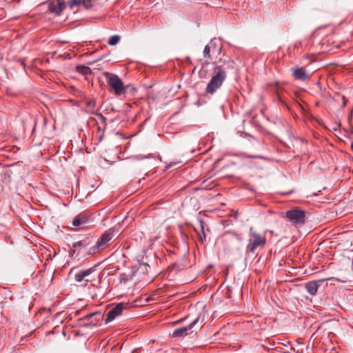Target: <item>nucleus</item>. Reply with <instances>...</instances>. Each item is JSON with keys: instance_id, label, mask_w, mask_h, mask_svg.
I'll use <instances>...</instances> for the list:
<instances>
[{"instance_id": "obj_1", "label": "nucleus", "mask_w": 353, "mask_h": 353, "mask_svg": "<svg viewBox=\"0 0 353 353\" xmlns=\"http://www.w3.org/2000/svg\"><path fill=\"white\" fill-rule=\"evenodd\" d=\"M213 65L212 75L205 88V92L210 94H213L221 87L226 79L227 70L234 68V63L230 58H226L223 61L222 59H219L214 62Z\"/></svg>"}, {"instance_id": "obj_2", "label": "nucleus", "mask_w": 353, "mask_h": 353, "mask_svg": "<svg viewBox=\"0 0 353 353\" xmlns=\"http://www.w3.org/2000/svg\"><path fill=\"white\" fill-rule=\"evenodd\" d=\"M104 75L107 79L108 85L114 90L117 96H120L125 92L126 88L118 75L110 72H105Z\"/></svg>"}, {"instance_id": "obj_3", "label": "nucleus", "mask_w": 353, "mask_h": 353, "mask_svg": "<svg viewBox=\"0 0 353 353\" xmlns=\"http://www.w3.org/2000/svg\"><path fill=\"white\" fill-rule=\"evenodd\" d=\"M250 239L247 245V250L250 252H254L259 247H263L266 243L265 236L255 232L252 228L250 230Z\"/></svg>"}, {"instance_id": "obj_4", "label": "nucleus", "mask_w": 353, "mask_h": 353, "mask_svg": "<svg viewBox=\"0 0 353 353\" xmlns=\"http://www.w3.org/2000/svg\"><path fill=\"white\" fill-rule=\"evenodd\" d=\"M286 217L296 225H303L305 222V213L303 210L294 208L286 212Z\"/></svg>"}, {"instance_id": "obj_5", "label": "nucleus", "mask_w": 353, "mask_h": 353, "mask_svg": "<svg viewBox=\"0 0 353 353\" xmlns=\"http://www.w3.org/2000/svg\"><path fill=\"white\" fill-rule=\"evenodd\" d=\"M325 281H336L338 282L343 281L340 279H337L335 277H329V278L320 279V280H317V281H309L305 284V288L307 292L310 295L314 296L316 294V293L318 292V289H319V286L321 285V284Z\"/></svg>"}, {"instance_id": "obj_6", "label": "nucleus", "mask_w": 353, "mask_h": 353, "mask_svg": "<svg viewBox=\"0 0 353 353\" xmlns=\"http://www.w3.org/2000/svg\"><path fill=\"white\" fill-rule=\"evenodd\" d=\"M112 232L110 231H106L98 240V241L96 243V246L91 248V250H92L93 253H94L96 250H97V252H99L101 250H104L108 247V243L112 239Z\"/></svg>"}, {"instance_id": "obj_7", "label": "nucleus", "mask_w": 353, "mask_h": 353, "mask_svg": "<svg viewBox=\"0 0 353 353\" xmlns=\"http://www.w3.org/2000/svg\"><path fill=\"white\" fill-rule=\"evenodd\" d=\"M124 308L125 305L123 303H121L117 304L108 312L105 323L107 324L113 321L117 316H119L122 313Z\"/></svg>"}, {"instance_id": "obj_8", "label": "nucleus", "mask_w": 353, "mask_h": 353, "mask_svg": "<svg viewBox=\"0 0 353 353\" xmlns=\"http://www.w3.org/2000/svg\"><path fill=\"white\" fill-rule=\"evenodd\" d=\"M65 3L64 0H54L48 5V10L52 13L59 15L65 9Z\"/></svg>"}, {"instance_id": "obj_9", "label": "nucleus", "mask_w": 353, "mask_h": 353, "mask_svg": "<svg viewBox=\"0 0 353 353\" xmlns=\"http://www.w3.org/2000/svg\"><path fill=\"white\" fill-rule=\"evenodd\" d=\"M199 317L194 319L191 323L189 324V325L174 330L172 334L173 336L177 338L187 336L189 334L188 332L192 330L193 326L197 323Z\"/></svg>"}, {"instance_id": "obj_10", "label": "nucleus", "mask_w": 353, "mask_h": 353, "mask_svg": "<svg viewBox=\"0 0 353 353\" xmlns=\"http://www.w3.org/2000/svg\"><path fill=\"white\" fill-rule=\"evenodd\" d=\"M89 221V216L85 213H81L76 216L72 220V225L79 227L83 224L88 223Z\"/></svg>"}, {"instance_id": "obj_11", "label": "nucleus", "mask_w": 353, "mask_h": 353, "mask_svg": "<svg viewBox=\"0 0 353 353\" xmlns=\"http://www.w3.org/2000/svg\"><path fill=\"white\" fill-rule=\"evenodd\" d=\"M292 71L296 79L305 81L308 79V75L303 68H295Z\"/></svg>"}, {"instance_id": "obj_12", "label": "nucleus", "mask_w": 353, "mask_h": 353, "mask_svg": "<svg viewBox=\"0 0 353 353\" xmlns=\"http://www.w3.org/2000/svg\"><path fill=\"white\" fill-rule=\"evenodd\" d=\"M216 48L215 44L213 43L212 40L211 42L205 46L203 50V57L208 59H212V57L210 55V51L212 50L214 51Z\"/></svg>"}, {"instance_id": "obj_13", "label": "nucleus", "mask_w": 353, "mask_h": 353, "mask_svg": "<svg viewBox=\"0 0 353 353\" xmlns=\"http://www.w3.org/2000/svg\"><path fill=\"white\" fill-rule=\"evenodd\" d=\"M76 71L82 74H90L92 73V70L89 67L85 65H77L76 67Z\"/></svg>"}, {"instance_id": "obj_14", "label": "nucleus", "mask_w": 353, "mask_h": 353, "mask_svg": "<svg viewBox=\"0 0 353 353\" xmlns=\"http://www.w3.org/2000/svg\"><path fill=\"white\" fill-rule=\"evenodd\" d=\"M120 39H121L120 36L113 35L109 38L108 43L110 46H115L119 42Z\"/></svg>"}, {"instance_id": "obj_15", "label": "nucleus", "mask_w": 353, "mask_h": 353, "mask_svg": "<svg viewBox=\"0 0 353 353\" xmlns=\"http://www.w3.org/2000/svg\"><path fill=\"white\" fill-rule=\"evenodd\" d=\"M82 1L83 0H70L68 2V5L70 9H73L74 7L82 4Z\"/></svg>"}, {"instance_id": "obj_16", "label": "nucleus", "mask_w": 353, "mask_h": 353, "mask_svg": "<svg viewBox=\"0 0 353 353\" xmlns=\"http://www.w3.org/2000/svg\"><path fill=\"white\" fill-rule=\"evenodd\" d=\"M95 267L94 266L92 268H90L89 269L81 270L82 275L84 276V277L88 276L90 274H91L93 272L95 271Z\"/></svg>"}, {"instance_id": "obj_17", "label": "nucleus", "mask_w": 353, "mask_h": 353, "mask_svg": "<svg viewBox=\"0 0 353 353\" xmlns=\"http://www.w3.org/2000/svg\"><path fill=\"white\" fill-rule=\"evenodd\" d=\"M84 276L82 275V273L81 271H79V272H77L75 276H74V279L77 282H81L83 279H84Z\"/></svg>"}, {"instance_id": "obj_18", "label": "nucleus", "mask_w": 353, "mask_h": 353, "mask_svg": "<svg viewBox=\"0 0 353 353\" xmlns=\"http://www.w3.org/2000/svg\"><path fill=\"white\" fill-rule=\"evenodd\" d=\"M201 232H202V234H199V236H200V239L201 241H203V240L205 239V232H204V226H203V221H201Z\"/></svg>"}, {"instance_id": "obj_19", "label": "nucleus", "mask_w": 353, "mask_h": 353, "mask_svg": "<svg viewBox=\"0 0 353 353\" xmlns=\"http://www.w3.org/2000/svg\"><path fill=\"white\" fill-rule=\"evenodd\" d=\"M86 105L92 110L95 107V101L94 100L90 99L86 102Z\"/></svg>"}, {"instance_id": "obj_20", "label": "nucleus", "mask_w": 353, "mask_h": 353, "mask_svg": "<svg viewBox=\"0 0 353 353\" xmlns=\"http://www.w3.org/2000/svg\"><path fill=\"white\" fill-rule=\"evenodd\" d=\"M72 246H73V248H77L78 247L85 246V245L83 244V243L82 241H79L74 243Z\"/></svg>"}, {"instance_id": "obj_21", "label": "nucleus", "mask_w": 353, "mask_h": 353, "mask_svg": "<svg viewBox=\"0 0 353 353\" xmlns=\"http://www.w3.org/2000/svg\"><path fill=\"white\" fill-rule=\"evenodd\" d=\"M95 315H98V316H99L100 317H102V316H101V313H97V312L92 313V314H90V315H88V317H91V316H95Z\"/></svg>"}, {"instance_id": "obj_22", "label": "nucleus", "mask_w": 353, "mask_h": 353, "mask_svg": "<svg viewBox=\"0 0 353 353\" xmlns=\"http://www.w3.org/2000/svg\"><path fill=\"white\" fill-rule=\"evenodd\" d=\"M352 148L353 149V143H352V145H351Z\"/></svg>"}]
</instances>
